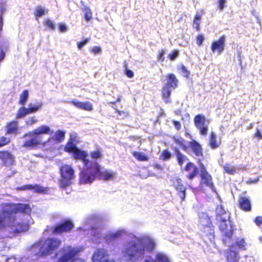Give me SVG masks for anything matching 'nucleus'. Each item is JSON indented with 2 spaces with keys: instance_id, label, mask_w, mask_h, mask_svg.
Returning <instances> with one entry per match:
<instances>
[{
  "instance_id": "obj_22",
  "label": "nucleus",
  "mask_w": 262,
  "mask_h": 262,
  "mask_svg": "<svg viewBox=\"0 0 262 262\" xmlns=\"http://www.w3.org/2000/svg\"><path fill=\"white\" fill-rule=\"evenodd\" d=\"M167 77V81L165 85L175 89L178 86V80L173 74H169Z\"/></svg>"
},
{
  "instance_id": "obj_31",
  "label": "nucleus",
  "mask_w": 262,
  "mask_h": 262,
  "mask_svg": "<svg viewBox=\"0 0 262 262\" xmlns=\"http://www.w3.org/2000/svg\"><path fill=\"white\" fill-rule=\"evenodd\" d=\"M42 103L41 102H38L36 104H33L32 103H30L29 104V112L31 113H35L37 112L38 110L40 109L42 107Z\"/></svg>"
},
{
  "instance_id": "obj_57",
  "label": "nucleus",
  "mask_w": 262,
  "mask_h": 262,
  "mask_svg": "<svg viewBox=\"0 0 262 262\" xmlns=\"http://www.w3.org/2000/svg\"><path fill=\"white\" fill-rule=\"evenodd\" d=\"M254 136L257 138L258 140L262 139V135L260 130L257 129L254 134Z\"/></svg>"
},
{
  "instance_id": "obj_40",
  "label": "nucleus",
  "mask_w": 262,
  "mask_h": 262,
  "mask_svg": "<svg viewBox=\"0 0 262 262\" xmlns=\"http://www.w3.org/2000/svg\"><path fill=\"white\" fill-rule=\"evenodd\" d=\"M174 141L176 144L179 145L185 151H188L187 144L185 145L184 143V140L181 138L175 139Z\"/></svg>"
},
{
  "instance_id": "obj_17",
  "label": "nucleus",
  "mask_w": 262,
  "mask_h": 262,
  "mask_svg": "<svg viewBox=\"0 0 262 262\" xmlns=\"http://www.w3.org/2000/svg\"><path fill=\"white\" fill-rule=\"evenodd\" d=\"M185 170L189 173L187 176V178L189 180H192L196 176L199 172L198 168L191 162L187 163L186 166L185 168Z\"/></svg>"
},
{
  "instance_id": "obj_49",
  "label": "nucleus",
  "mask_w": 262,
  "mask_h": 262,
  "mask_svg": "<svg viewBox=\"0 0 262 262\" xmlns=\"http://www.w3.org/2000/svg\"><path fill=\"white\" fill-rule=\"evenodd\" d=\"M89 40V39L86 38L83 41L78 42L77 43L78 48L79 50L81 49L88 42Z\"/></svg>"
},
{
  "instance_id": "obj_61",
  "label": "nucleus",
  "mask_w": 262,
  "mask_h": 262,
  "mask_svg": "<svg viewBox=\"0 0 262 262\" xmlns=\"http://www.w3.org/2000/svg\"><path fill=\"white\" fill-rule=\"evenodd\" d=\"M116 112L118 113L119 115L120 116H122L123 117H126L127 116V113L123 112V111H120L118 110H116Z\"/></svg>"
},
{
  "instance_id": "obj_16",
  "label": "nucleus",
  "mask_w": 262,
  "mask_h": 262,
  "mask_svg": "<svg viewBox=\"0 0 262 262\" xmlns=\"http://www.w3.org/2000/svg\"><path fill=\"white\" fill-rule=\"evenodd\" d=\"M239 207L245 212H250L252 210L251 202L246 197H241L239 198Z\"/></svg>"
},
{
  "instance_id": "obj_44",
  "label": "nucleus",
  "mask_w": 262,
  "mask_h": 262,
  "mask_svg": "<svg viewBox=\"0 0 262 262\" xmlns=\"http://www.w3.org/2000/svg\"><path fill=\"white\" fill-rule=\"evenodd\" d=\"M45 24L47 26L49 29L51 30H53L55 28V25L53 22L50 19H47L45 21Z\"/></svg>"
},
{
  "instance_id": "obj_2",
  "label": "nucleus",
  "mask_w": 262,
  "mask_h": 262,
  "mask_svg": "<svg viewBox=\"0 0 262 262\" xmlns=\"http://www.w3.org/2000/svg\"><path fill=\"white\" fill-rule=\"evenodd\" d=\"M0 229L9 226L13 232L20 233L28 230L31 211L28 205L24 204H3L0 207Z\"/></svg>"
},
{
  "instance_id": "obj_41",
  "label": "nucleus",
  "mask_w": 262,
  "mask_h": 262,
  "mask_svg": "<svg viewBox=\"0 0 262 262\" xmlns=\"http://www.w3.org/2000/svg\"><path fill=\"white\" fill-rule=\"evenodd\" d=\"M84 17L87 21H89L91 19L92 17V13L89 8H85L84 9Z\"/></svg>"
},
{
  "instance_id": "obj_33",
  "label": "nucleus",
  "mask_w": 262,
  "mask_h": 262,
  "mask_svg": "<svg viewBox=\"0 0 262 262\" xmlns=\"http://www.w3.org/2000/svg\"><path fill=\"white\" fill-rule=\"evenodd\" d=\"M133 156L140 161H145L148 160V157L141 152L133 151L132 152Z\"/></svg>"
},
{
  "instance_id": "obj_6",
  "label": "nucleus",
  "mask_w": 262,
  "mask_h": 262,
  "mask_svg": "<svg viewBox=\"0 0 262 262\" xmlns=\"http://www.w3.org/2000/svg\"><path fill=\"white\" fill-rule=\"evenodd\" d=\"M194 124L201 135L206 136L207 135L209 121L204 115L199 114L195 116L194 118Z\"/></svg>"
},
{
  "instance_id": "obj_54",
  "label": "nucleus",
  "mask_w": 262,
  "mask_h": 262,
  "mask_svg": "<svg viewBox=\"0 0 262 262\" xmlns=\"http://www.w3.org/2000/svg\"><path fill=\"white\" fill-rule=\"evenodd\" d=\"M165 54V51L164 50H161L159 51V55L158 56V59L161 62H163L164 60V55Z\"/></svg>"
},
{
  "instance_id": "obj_19",
  "label": "nucleus",
  "mask_w": 262,
  "mask_h": 262,
  "mask_svg": "<svg viewBox=\"0 0 262 262\" xmlns=\"http://www.w3.org/2000/svg\"><path fill=\"white\" fill-rule=\"evenodd\" d=\"M73 227V224L69 222H65L64 223L57 226L54 230V232L60 233L62 232H67L71 230Z\"/></svg>"
},
{
  "instance_id": "obj_9",
  "label": "nucleus",
  "mask_w": 262,
  "mask_h": 262,
  "mask_svg": "<svg viewBox=\"0 0 262 262\" xmlns=\"http://www.w3.org/2000/svg\"><path fill=\"white\" fill-rule=\"evenodd\" d=\"M201 176L202 178V183L205 184L207 186L209 187L213 192H215L213 184L212 181V178L210 175L206 171L205 167L201 165Z\"/></svg>"
},
{
  "instance_id": "obj_27",
  "label": "nucleus",
  "mask_w": 262,
  "mask_h": 262,
  "mask_svg": "<svg viewBox=\"0 0 262 262\" xmlns=\"http://www.w3.org/2000/svg\"><path fill=\"white\" fill-rule=\"evenodd\" d=\"M173 89L164 85L162 90V94L163 98L166 103L169 102V97Z\"/></svg>"
},
{
  "instance_id": "obj_52",
  "label": "nucleus",
  "mask_w": 262,
  "mask_h": 262,
  "mask_svg": "<svg viewBox=\"0 0 262 262\" xmlns=\"http://www.w3.org/2000/svg\"><path fill=\"white\" fill-rule=\"evenodd\" d=\"M91 227L92 228L91 234H93L94 236H97L98 238L99 231L97 230V229H95L92 225H91Z\"/></svg>"
},
{
  "instance_id": "obj_45",
  "label": "nucleus",
  "mask_w": 262,
  "mask_h": 262,
  "mask_svg": "<svg viewBox=\"0 0 262 262\" xmlns=\"http://www.w3.org/2000/svg\"><path fill=\"white\" fill-rule=\"evenodd\" d=\"M10 142V139L5 137H0V146H3Z\"/></svg>"
},
{
  "instance_id": "obj_39",
  "label": "nucleus",
  "mask_w": 262,
  "mask_h": 262,
  "mask_svg": "<svg viewBox=\"0 0 262 262\" xmlns=\"http://www.w3.org/2000/svg\"><path fill=\"white\" fill-rule=\"evenodd\" d=\"M29 112L30 111H29L28 108H26L24 107H21L18 111L17 115V118H20L27 114H30Z\"/></svg>"
},
{
  "instance_id": "obj_59",
  "label": "nucleus",
  "mask_w": 262,
  "mask_h": 262,
  "mask_svg": "<svg viewBox=\"0 0 262 262\" xmlns=\"http://www.w3.org/2000/svg\"><path fill=\"white\" fill-rule=\"evenodd\" d=\"M181 70L185 77H187L189 74V73L188 72L186 68L184 66H182V67L181 68Z\"/></svg>"
},
{
  "instance_id": "obj_28",
  "label": "nucleus",
  "mask_w": 262,
  "mask_h": 262,
  "mask_svg": "<svg viewBox=\"0 0 262 262\" xmlns=\"http://www.w3.org/2000/svg\"><path fill=\"white\" fill-rule=\"evenodd\" d=\"M18 130V124L16 121L10 123L7 126V132L8 134H16Z\"/></svg>"
},
{
  "instance_id": "obj_23",
  "label": "nucleus",
  "mask_w": 262,
  "mask_h": 262,
  "mask_svg": "<svg viewBox=\"0 0 262 262\" xmlns=\"http://www.w3.org/2000/svg\"><path fill=\"white\" fill-rule=\"evenodd\" d=\"M19 189L21 190H33L34 192L38 193H43L46 191L44 187L37 185H35L34 186L32 185H26L23 186Z\"/></svg>"
},
{
  "instance_id": "obj_48",
  "label": "nucleus",
  "mask_w": 262,
  "mask_h": 262,
  "mask_svg": "<svg viewBox=\"0 0 262 262\" xmlns=\"http://www.w3.org/2000/svg\"><path fill=\"white\" fill-rule=\"evenodd\" d=\"M70 141L75 142H78V140L77 139V134L76 133H75L74 132H72L70 133Z\"/></svg>"
},
{
  "instance_id": "obj_42",
  "label": "nucleus",
  "mask_w": 262,
  "mask_h": 262,
  "mask_svg": "<svg viewBox=\"0 0 262 262\" xmlns=\"http://www.w3.org/2000/svg\"><path fill=\"white\" fill-rule=\"evenodd\" d=\"M235 244L239 249L244 248L246 245L244 238H237Z\"/></svg>"
},
{
  "instance_id": "obj_32",
  "label": "nucleus",
  "mask_w": 262,
  "mask_h": 262,
  "mask_svg": "<svg viewBox=\"0 0 262 262\" xmlns=\"http://www.w3.org/2000/svg\"><path fill=\"white\" fill-rule=\"evenodd\" d=\"M90 156L92 159V160H90V161L96 162L98 164L97 161L101 159L102 155L100 151L96 150L91 151L90 152Z\"/></svg>"
},
{
  "instance_id": "obj_8",
  "label": "nucleus",
  "mask_w": 262,
  "mask_h": 262,
  "mask_svg": "<svg viewBox=\"0 0 262 262\" xmlns=\"http://www.w3.org/2000/svg\"><path fill=\"white\" fill-rule=\"evenodd\" d=\"M108 252L104 249H98L93 254L92 259L93 262H115L108 259Z\"/></svg>"
},
{
  "instance_id": "obj_36",
  "label": "nucleus",
  "mask_w": 262,
  "mask_h": 262,
  "mask_svg": "<svg viewBox=\"0 0 262 262\" xmlns=\"http://www.w3.org/2000/svg\"><path fill=\"white\" fill-rule=\"evenodd\" d=\"M74 142L70 141L66 145L64 150L67 152L73 153L76 149L77 148L76 146L74 144Z\"/></svg>"
},
{
  "instance_id": "obj_53",
  "label": "nucleus",
  "mask_w": 262,
  "mask_h": 262,
  "mask_svg": "<svg viewBox=\"0 0 262 262\" xmlns=\"http://www.w3.org/2000/svg\"><path fill=\"white\" fill-rule=\"evenodd\" d=\"M204 40V37L203 35H200L197 37L196 43L199 46H201Z\"/></svg>"
},
{
  "instance_id": "obj_7",
  "label": "nucleus",
  "mask_w": 262,
  "mask_h": 262,
  "mask_svg": "<svg viewBox=\"0 0 262 262\" xmlns=\"http://www.w3.org/2000/svg\"><path fill=\"white\" fill-rule=\"evenodd\" d=\"M62 256L57 262H68L73 260V258L77 255L78 251L76 248L71 246H65L61 250Z\"/></svg>"
},
{
  "instance_id": "obj_30",
  "label": "nucleus",
  "mask_w": 262,
  "mask_h": 262,
  "mask_svg": "<svg viewBox=\"0 0 262 262\" xmlns=\"http://www.w3.org/2000/svg\"><path fill=\"white\" fill-rule=\"evenodd\" d=\"M200 222L203 226L209 227L211 225L210 220L206 214H203L202 216L200 217Z\"/></svg>"
},
{
  "instance_id": "obj_18",
  "label": "nucleus",
  "mask_w": 262,
  "mask_h": 262,
  "mask_svg": "<svg viewBox=\"0 0 262 262\" xmlns=\"http://www.w3.org/2000/svg\"><path fill=\"white\" fill-rule=\"evenodd\" d=\"M0 159L6 166H9L13 164L14 157L9 152L4 151L0 152Z\"/></svg>"
},
{
  "instance_id": "obj_37",
  "label": "nucleus",
  "mask_w": 262,
  "mask_h": 262,
  "mask_svg": "<svg viewBox=\"0 0 262 262\" xmlns=\"http://www.w3.org/2000/svg\"><path fill=\"white\" fill-rule=\"evenodd\" d=\"M201 16V14L197 12L193 20V27L195 28L197 31L200 30V21Z\"/></svg>"
},
{
  "instance_id": "obj_63",
  "label": "nucleus",
  "mask_w": 262,
  "mask_h": 262,
  "mask_svg": "<svg viewBox=\"0 0 262 262\" xmlns=\"http://www.w3.org/2000/svg\"><path fill=\"white\" fill-rule=\"evenodd\" d=\"M225 3V0H220L219 3V8L220 10H223L224 7V4Z\"/></svg>"
},
{
  "instance_id": "obj_15",
  "label": "nucleus",
  "mask_w": 262,
  "mask_h": 262,
  "mask_svg": "<svg viewBox=\"0 0 262 262\" xmlns=\"http://www.w3.org/2000/svg\"><path fill=\"white\" fill-rule=\"evenodd\" d=\"M69 103L72 104L78 108L86 111H91L93 110V104L89 101L82 102L79 101L77 99H74Z\"/></svg>"
},
{
  "instance_id": "obj_21",
  "label": "nucleus",
  "mask_w": 262,
  "mask_h": 262,
  "mask_svg": "<svg viewBox=\"0 0 262 262\" xmlns=\"http://www.w3.org/2000/svg\"><path fill=\"white\" fill-rule=\"evenodd\" d=\"M218 221L220 222V229L223 232L225 236L226 237L225 238L223 239L224 243L226 244L227 239L229 238V233L227 230V224L226 223V217H224L222 218V220Z\"/></svg>"
},
{
  "instance_id": "obj_55",
  "label": "nucleus",
  "mask_w": 262,
  "mask_h": 262,
  "mask_svg": "<svg viewBox=\"0 0 262 262\" xmlns=\"http://www.w3.org/2000/svg\"><path fill=\"white\" fill-rule=\"evenodd\" d=\"M5 3L4 0H0V12L1 13H3L5 11Z\"/></svg>"
},
{
  "instance_id": "obj_60",
  "label": "nucleus",
  "mask_w": 262,
  "mask_h": 262,
  "mask_svg": "<svg viewBox=\"0 0 262 262\" xmlns=\"http://www.w3.org/2000/svg\"><path fill=\"white\" fill-rule=\"evenodd\" d=\"M173 125H174L175 128L179 130L181 128V123L179 121H173Z\"/></svg>"
},
{
  "instance_id": "obj_34",
  "label": "nucleus",
  "mask_w": 262,
  "mask_h": 262,
  "mask_svg": "<svg viewBox=\"0 0 262 262\" xmlns=\"http://www.w3.org/2000/svg\"><path fill=\"white\" fill-rule=\"evenodd\" d=\"M29 98V92L27 90H25L20 95L19 103L22 105H24L27 102Z\"/></svg>"
},
{
  "instance_id": "obj_62",
  "label": "nucleus",
  "mask_w": 262,
  "mask_h": 262,
  "mask_svg": "<svg viewBox=\"0 0 262 262\" xmlns=\"http://www.w3.org/2000/svg\"><path fill=\"white\" fill-rule=\"evenodd\" d=\"M59 29H60V31H61V32H64L67 31V27L64 25L60 24L59 25Z\"/></svg>"
},
{
  "instance_id": "obj_46",
  "label": "nucleus",
  "mask_w": 262,
  "mask_h": 262,
  "mask_svg": "<svg viewBox=\"0 0 262 262\" xmlns=\"http://www.w3.org/2000/svg\"><path fill=\"white\" fill-rule=\"evenodd\" d=\"M255 224L259 227L262 226V216H257L254 220Z\"/></svg>"
},
{
  "instance_id": "obj_50",
  "label": "nucleus",
  "mask_w": 262,
  "mask_h": 262,
  "mask_svg": "<svg viewBox=\"0 0 262 262\" xmlns=\"http://www.w3.org/2000/svg\"><path fill=\"white\" fill-rule=\"evenodd\" d=\"M37 122V119H35L34 117H31L29 118L27 121H26V124L27 125H32Z\"/></svg>"
},
{
  "instance_id": "obj_58",
  "label": "nucleus",
  "mask_w": 262,
  "mask_h": 262,
  "mask_svg": "<svg viewBox=\"0 0 262 262\" xmlns=\"http://www.w3.org/2000/svg\"><path fill=\"white\" fill-rule=\"evenodd\" d=\"M92 52L95 54H97V53H101V49L100 47H94L92 50Z\"/></svg>"
},
{
  "instance_id": "obj_11",
  "label": "nucleus",
  "mask_w": 262,
  "mask_h": 262,
  "mask_svg": "<svg viewBox=\"0 0 262 262\" xmlns=\"http://www.w3.org/2000/svg\"><path fill=\"white\" fill-rule=\"evenodd\" d=\"M117 173L111 170H100V165L99 164V171L95 176V179L96 177H99L100 179L105 181L113 180L116 177Z\"/></svg>"
},
{
  "instance_id": "obj_10",
  "label": "nucleus",
  "mask_w": 262,
  "mask_h": 262,
  "mask_svg": "<svg viewBox=\"0 0 262 262\" xmlns=\"http://www.w3.org/2000/svg\"><path fill=\"white\" fill-rule=\"evenodd\" d=\"M53 133V131L50 129L49 126L42 125L29 132L26 136H35L40 138V136L42 134H52Z\"/></svg>"
},
{
  "instance_id": "obj_13",
  "label": "nucleus",
  "mask_w": 262,
  "mask_h": 262,
  "mask_svg": "<svg viewBox=\"0 0 262 262\" xmlns=\"http://www.w3.org/2000/svg\"><path fill=\"white\" fill-rule=\"evenodd\" d=\"M173 185L179 192V195L182 200L184 201L185 198L186 188L182 184L181 180L178 177L174 178L173 179Z\"/></svg>"
},
{
  "instance_id": "obj_38",
  "label": "nucleus",
  "mask_w": 262,
  "mask_h": 262,
  "mask_svg": "<svg viewBox=\"0 0 262 262\" xmlns=\"http://www.w3.org/2000/svg\"><path fill=\"white\" fill-rule=\"evenodd\" d=\"M48 12V10L41 6H37L36 8L35 14L37 17H40Z\"/></svg>"
},
{
  "instance_id": "obj_51",
  "label": "nucleus",
  "mask_w": 262,
  "mask_h": 262,
  "mask_svg": "<svg viewBox=\"0 0 262 262\" xmlns=\"http://www.w3.org/2000/svg\"><path fill=\"white\" fill-rule=\"evenodd\" d=\"M178 55V51H174L172 53L169 55V57L170 60H174Z\"/></svg>"
},
{
  "instance_id": "obj_56",
  "label": "nucleus",
  "mask_w": 262,
  "mask_h": 262,
  "mask_svg": "<svg viewBox=\"0 0 262 262\" xmlns=\"http://www.w3.org/2000/svg\"><path fill=\"white\" fill-rule=\"evenodd\" d=\"M125 73L127 76L129 78H132L134 76V74L131 70H128L125 66Z\"/></svg>"
},
{
  "instance_id": "obj_3",
  "label": "nucleus",
  "mask_w": 262,
  "mask_h": 262,
  "mask_svg": "<svg viewBox=\"0 0 262 262\" xmlns=\"http://www.w3.org/2000/svg\"><path fill=\"white\" fill-rule=\"evenodd\" d=\"M74 159L82 161L83 169L80 174V182L82 184H90L95 180V176L99 171V164L90 161L88 153L79 148L73 153Z\"/></svg>"
},
{
  "instance_id": "obj_26",
  "label": "nucleus",
  "mask_w": 262,
  "mask_h": 262,
  "mask_svg": "<svg viewBox=\"0 0 262 262\" xmlns=\"http://www.w3.org/2000/svg\"><path fill=\"white\" fill-rule=\"evenodd\" d=\"M64 132L61 130H58L51 138L49 139L48 142H51L52 141H56L57 142H60L64 139Z\"/></svg>"
},
{
  "instance_id": "obj_14",
  "label": "nucleus",
  "mask_w": 262,
  "mask_h": 262,
  "mask_svg": "<svg viewBox=\"0 0 262 262\" xmlns=\"http://www.w3.org/2000/svg\"><path fill=\"white\" fill-rule=\"evenodd\" d=\"M188 151H192L196 156H201L202 155V149L201 146L195 141L192 140L187 143Z\"/></svg>"
},
{
  "instance_id": "obj_35",
  "label": "nucleus",
  "mask_w": 262,
  "mask_h": 262,
  "mask_svg": "<svg viewBox=\"0 0 262 262\" xmlns=\"http://www.w3.org/2000/svg\"><path fill=\"white\" fill-rule=\"evenodd\" d=\"M216 213L217 220H222V218L225 217V215H226L225 212L222 206L217 207L216 209Z\"/></svg>"
},
{
  "instance_id": "obj_5",
  "label": "nucleus",
  "mask_w": 262,
  "mask_h": 262,
  "mask_svg": "<svg viewBox=\"0 0 262 262\" xmlns=\"http://www.w3.org/2000/svg\"><path fill=\"white\" fill-rule=\"evenodd\" d=\"M61 179L60 181L61 187L64 188L71 184V180L74 178V170L69 165H65L60 168Z\"/></svg>"
},
{
  "instance_id": "obj_25",
  "label": "nucleus",
  "mask_w": 262,
  "mask_h": 262,
  "mask_svg": "<svg viewBox=\"0 0 262 262\" xmlns=\"http://www.w3.org/2000/svg\"><path fill=\"white\" fill-rule=\"evenodd\" d=\"M175 154L177 158L178 163L180 165L182 166L185 162L188 161L187 157L181 153L179 149H175Z\"/></svg>"
},
{
  "instance_id": "obj_43",
  "label": "nucleus",
  "mask_w": 262,
  "mask_h": 262,
  "mask_svg": "<svg viewBox=\"0 0 262 262\" xmlns=\"http://www.w3.org/2000/svg\"><path fill=\"white\" fill-rule=\"evenodd\" d=\"M163 160H169L171 158V154L167 150H164L161 156Z\"/></svg>"
},
{
  "instance_id": "obj_1",
  "label": "nucleus",
  "mask_w": 262,
  "mask_h": 262,
  "mask_svg": "<svg viewBox=\"0 0 262 262\" xmlns=\"http://www.w3.org/2000/svg\"><path fill=\"white\" fill-rule=\"evenodd\" d=\"M111 236L113 238L128 237L121 250L123 258L128 262L141 261L144 257L145 249L151 251L156 246L155 242L150 237L146 235L137 237L125 229L118 230Z\"/></svg>"
},
{
  "instance_id": "obj_64",
  "label": "nucleus",
  "mask_w": 262,
  "mask_h": 262,
  "mask_svg": "<svg viewBox=\"0 0 262 262\" xmlns=\"http://www.w3.org/2000/svg\"><path fill=\"white\" fill-rule=\"evenodd\" d=\"M70 262H85V261L81 258L73 259Z\"/></svg>"
},
{
  "instance_id": "obj_29",
  "label": "nucleus",
  "mask_w": 262,
  "mask_h": 262,
  "mask_svg": "<svg viewBox=\"0 0 262 262\" xmlns=\"http://www.w3.org/2000/svg\"><path fill=\"white\" fill-rule=\"evenodd\" d=\"M220 142L216 140V136L213 132L211 133L209 139V145L213 148H216L219 146Z\"/></svg>"
},
{
  "instance_id": "obj_24",
  "label": "nucleus",
  "mask_w": 262,
  "mask_h": 262,
  "mask_svg": "<svg viewBox=\"0 0 262 262\" xmlns=\"http://www.w3.org/2000/svg\"><path fill=\"white\" fill-rule=\"evenodd\" d=\"M149 260L151 262H170L167 256L163 253H157L155 259Z\"/></svg>"
},
{
  "instance_id": "obj_20",
  "label": "nucleus",
  "mask_w": 262,
  "mask_h": 262,
  "mask_svg": "<svg viewBox=\"0 0 262 262\" xmlns=\"http://www.w3.org/2000/svg\"><path fill=\"white\" fill-rule=\"evenodd\" d=\"M31 139L26 141L23 145V146L26 148H33L39 144L41 140L40 137L35 136H29Z\"/></svg>"
},
{
  "instance_id": "obj_47",
  "label": "nucleus",
  "mask_w": 262,
  "mask_h": 262,
  "mask_svg": "<svg viewBox=\"0 0 262 262\" xmlns=\"http://www.w3.org/2000/svg\"><path fill=\"white\" fill-rule=\"evenodd\" d=\"M230 253H231V250H230ZM239 258V256L238 255V253L234 252L233 253V258H231V253H230V262H238Z\"/></svg>"
},
{
  "instance_id": "obj_12",
  "label": "nucleus",
  "mask_w": 262,
  "mask_h": 262,
  "mask_svg": "<svg viewBox=\"0 0 262 262\" xmlns=\"http://www.w3.org/2000/svg\"><path fill=\"white\" fill-rule=\"evenodd\" d=\"M225 37L222 36L220 39L212 42L211 47L213 53L217 52L220 55L224 50L225 47Z\"/></svg>"
},
{
  "instance_id": "obj_4",
  "label": "nucleus",
  "mask_w": 262,
  "mask_h": 262,
  "mask_svg": "<svg viewBox=\"0 0 262 262\" xmlns=\"http://www.w3.org/2000/svg\"><path fill=\"white\" fill-rule=\"evenodd\" d=\"M60 245V240L56 238H49L43 244L41 242L35 243L31 250L38 256L47 255L51 254Z\"/></svg>"
}]
</instances>
